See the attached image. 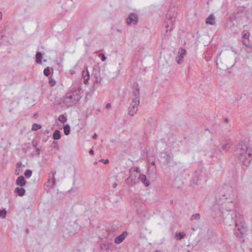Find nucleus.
I'll return each mask as SVG.
<instances>
[{"mask_svg": "<svg viewBox=\"0 0 252 252\" xmlns=\"http://www.w3.org/2000/svg\"><path fill=\"white\" fill-rule=\"evenodd\" d=\"M138 16L137 14L135 13H131L129 14L126 18V22L128 25L132 24L135 25L138 23Z\"/></svg>", "mask_w": 252, "mask_h": 252, "instance_id": "obj_9", "label": "nucleus"}, {"mask_svg": "<svg viewBox=\"0 0 252 252\" xmlns=\"http://www.w3.org/2000/svg\"><path fill=\"white\" fill-rule=\"evenodd\" d=\"M14 193L20 197L25 195L26 190L23 187H17L14 189Z\"/></svg>", "mask_w": 252, "mask_h": 252, "instance_id": "obj_16", "label": "nucleus"}, {"mask_svg": "<svg viewBox=\"0 0 252 252\" xmlns=\"http://www.w3.org/2000/svg\"><path fill=\"white\" fill-rule=\"evenodd\" d=\"M239 13H234L232 16L231 17V21H235L238 18H239L238 16Z\"/></svg>", "mask_w": 252, "mask_h": 252, "instance_id": "obj_35", "label": "nucleus"}, {"mask_svg": "<svg viewBox=\"0 0 252 252\" xmlns=\"http://www.w3.org/2000/svg\"><path fill=\"white\" fill-rule=\"evenodd\" d=\"M7 214V211L5 209L0 210V217L5 218Z\"/></svg>", "mask_w": 252, "mask_h": 252, "instance_id": "obj_28", "label": "nucleus"}, {"mask_svg": "<svg viewBox=\"0 0 252 252\" xmlns=\"http://www.w3.org/2000/svg\"><path fill=\"white\" fill-rule=\"evenodd\" d=\"M51 147L54 149L58 150L59 149V146L58 145V142L55 141H53Z\"/></svg>", "mask_w": 252, "mask_h": 252, "instance_id": "obj_31", "label": "nucleus"}, {"mask_svg": "<svg viewBox=\"0 0 252 252\" xmlns=\"http://www.w3.org/2000/svg\"><path fill=\"white\" fill-rule=\"evenodd\" d=\"M82 77L84 79V83L87 84L90 79V74L87 67L84 68L82 72Z\"/></svg>", "mask_w": 252, "mask_h": 252, "instance_id": "obj_15", "label": "nucleus"}, {"mask_svg": "<svg viewBox=\"0 0 252 252\" xmlns=\"http://www.w3.org/2000/svg\"><path fill=\"white\" fill-rule=\"evenodd\" d=\"M231 220L235 226L234 234L238 238H242L246 234L247 227L244 221L243 216L236 212H233L231 215Z\"/></svg>", "mask_w": 252, "mask_h": 252, "instance_id": "obj_3", "label": "nucleus"}, {"mask_svg": "<svg viewBox=\"0 0 252 252\" xmlns=\"http://www.w3.org/2000/svg\"><path fill=\"white\" fill-rule=\"evenodd\" d=\"M132 94L134 98L128 107V114L131 116H133L137 112L140 103V89L137 82L133 84Z\"/></svg>", "mask_w": 252, "mask_h": 252, "instance_id": "obj_4", "label": "nucleus"}, {"mask_svg": "<svg viewBox=\"0 0 252 252\" xmlns=\"http://www.w3.org/2000/svg\"><path fill=\"white\" fill-rule=\"evenodd\" d=\"M117 186V184L116 183L113 184V188H115Z\"/></svg>", "mask_w": 252, "mask_h": 252, "instance_id": "obj_48", "label": "nucleus"}, {"mask_svg": "<svg viewBox=\"0 0 252 252\" xmlns=\"http://www.w3.org/2000/svg\"><path fill=\"white\" fill-rule=\"evenodd\" d=\"M126 183L129 186L132 187L136 183V176L132 174L126 179Z\"/></svg>", "mask_w": 252, "mask_h": 252, "instance_id": "obj_12", "label": "nucleus"}, {"mask_svg": "<svg viewBox=\"0 0 252 252\" xmlns=\"http://www.w3.org/2000/svg\"><path fill=\"white\" fill-rule=\"evenodd\" d=\"M134 172H136V173H139L140 172V170L139 169V168H136L134 170Z\"/></svg>", "mask_w": 252, "mask_h": 252, "instance_id": "obj_45", "label": "nucleus"}, {"mask_svg": "<svg viewBox=\"0 0 252 252\" xmlns=\"http://www.w3.org/2000/svg\"><path fill=\"white\" fill-rule=\"evenodd\" d=\"M215 18L214 15L213 14H211L206 19V24L210 25H214L215 24Z\"/></svg>", "mask_w": 252, "mask_h": 252, "instance_id": "obj_17", "label": "nucleus"}, {"mask_svg": "<svg viewBox=\"0 0 252 252\" xmlns=\"http://www.w3.org/2000/svg\"><path fill=\"white\" fill-rule=\"evenodd\" d=\"M185 236V233L184 232H179L178 233H176L175 237L178 238L179 240H181L183 239Z\"/></svg>", "mask_w": 252, "mask_h": 252, "instance_id": "obj_27", "label": "nucleus"}, {"mask_svg": "<svg viewBox=\"0 0 252 252\" xmlns=\"http://www.w3.org/2000/svg\"><path fill=\"white\" fill-rule=\"evenodd\" d=\"M56 81L52 78H49V83L51 87H53L56 85Z\"/></svg>", "mask_w": 252, "mask_h": 252, "instance_id": "obj_32", "label": "nucleus"}, {"mask_svg": "<svg viewBox=\"0 0 252 252\" xmlns=\"http://www.w3.org/2000/svg\"><path fill=\"white\" fill-rule=\"evenodd\" d=\"M70 73L71 74H74L75 73V71L74 70H70Z\"/></svg>", "mask_w": 252, "mask_h": 252, "instance_id": "obj_49", "label": "nucleus"}, {"mask_svg": "<svg viewBox=\"0 0 252 252\" xmlns=\"http://www.w3.org/2000/svg\"><path fill=\"white\" fill-rule=\"evenodd\" d=\"M127 235V232L126 231L123 232L121 234L115 238L114 242L117 244L121 243L125 240Z\"/></svg>", "mask_w": 252, "mask_h": 252, "instance_id": "obj_13", "label": "nucleus"}, {"mask_svg": "<svg viewBox=\"0 0 252 252\" xmlns=\"http://www.w3.org/2000/svg\"><path fill=\"white\" fill-rule=\"evenodd\" d=\"M160 158L161 159H163V161L165 163L168 164L170 163V162L173 159V155L171 153H168L167 152H162L160 153Z\"/></svg>", "mask_w": 252, "mask_h": 252, "instance_id": "obj_10", "label": "nucleus"}, {"mask_svg": "<svg viewBox=\"0 0 252 252\" xmlns=\"http://www.w3.org/2000/svg\"><path fill=\"white\" fill-rule=\"evenodd\" d=\"M40 149L39 148H36V150H35V152L32 153V156H36V155L39 156L40 155Z\"/></svg>", "mask_w": 252, "mask_h": 252, "instance_id": "obj_36", "label": "nucleus"}, {"mask_svg": "<svg viewBox=\"0 0 252 252\" xmlns=\"http://www.w3.org/2000/svg\"><path fill=\"white\" fill-rule=\"evenodd\" d=\"M186 53V49L183 48H180V50L178 52V54L180 55H182L183 56H184Z\"/></svg>", "mask_w": 252, "mask_h": 252, "instance_id": "obj_34", "label": "nucleus"}, {"mask_svg": "<svg viewBox=\"0 0 252 252\" xmlns=\"http://www.w3.org/2000/svg\"><path fill=\"white\" fill-rule=\"evenodd\" d=\"M176 10V8L175 7H170L168 10L166 19L164 22L165 33L167 36L170 35L171 32L173 29V25L177 14Z\"/></svg>", "mask_w": 252, "mask_h": 252, "instance_id": "obj_6", "label": "nucleus"}, {"mask_svg": "<svg viewBox=\"0 0 252 252\" xmlns=\"http://www.w3.org/2000/svg\"><path fill=\"white\" fill-rule=\"evenodd\" d=\"M32 172L31 170L28 169L25 171L24 175L26 178L29 179L32 175Z\"/></svg>", "mask_w": 252, "mask_h": 252, "instance_id": "obj_24", "label": "nucleus"}, {"mask_svg": "<svg viewBox=\"0 0 252 252\" xmlns=\"http://www.w3.org/2000/svg\"><path fill=\"white\" fill-rule=\"evenodd\" d=\"M242 36L244 38L249 39V34L248 33H243Z\"/></svg>", "mask_w": 252, "mask_h": 252, "instance_id": "obj_38", "label": "nucleus"}, {"mask_svg": "<svg viewBox=\"0 0 252 252\" xmlns=\"http://www.w3.org/2000/svg\"><path fill=\"white\" fill-rule=\"evenodd\" d=\"M43 56L41 52L37 51L35 55V61L38 64H41Z\"/></svg>", "mask_w": 252, "mask_h": 252, "instance_id": "obj_19", "label": "nucleus"}, {"mask_svg": "<svg viewBox=\"0 0 252 252\" xmlns=\"http://www.w3.org/2000/svg\"><path fill=\"white\" fill-rule=\"evenodd\" d=\"M97 112H99L100 111V110L99 109H98L97 110Z\"/></svg>", "mask_w": 252, "mask_h": 252, "instance_id": "obj_55", "label": "nucleus"}, {"mask_svg": "<svg viewBox=\"0 0 252 252\" xmlns=\"http://www.w3.org/2000/svg\"><path fill=\"white\" fill-rule=\"evenodd\" d=\"M111 104L108 103L106 105L105 108H106V109H109L111 107Z\"/></svg>", "mask_w": 252, "mask_h": 252, "instance_id": "obj_43", "label": "nucleus"}, {"mask_svg": "<svg viewBox=\"0 0 252 252\" xmlns=\"http://www.w3.org/2000/svg\"><path fill=\"white\" fill-rule=\"evenodd\" d=\"M205 131H208L210 133H211V132H210V131L209 129V128H206V129H205Z\"/></svg>", "mask_w": 252, "mask_h": 252, "instance_id": "obj_53", "label": "nucleus"}, {"mask_svg": "<svg viewBox=\"0 0 252 252\" xmlns=\"http://www.w3.org/2000/svg\"><path fill=\"white\" fill-rule=\"evenodd\" d=\"M26 232L27 234H28L30 232V230L28 228H27L26 230Z\"/></svg>", "mask_w": 252, "mask_h": 252, "instance_id": "obj_50", "label": "nucleus"}, {"mask_svg": "<svg viewBox=\"0 0 252 252\" xmlns=\"http://www.w3.org/2000/svg\"><path fill=\"white\" fill-rule=\"evenodd\" d=\"M89 153L91 154V155H94V151L93 149H91L89 151Z\"/></svg>", "mask_w": 252, "mask_h": 252, "instance_id": "obj_46", "label": "nucleus"}, {"mask_svg": "<svg viewBox=\"0 0 252 252\" xmlns=\"http://www.w3.org/2000/svg\"><path fill=\"white\" fill-rule=\"evenodd\" d=\"M232 196V189L231 187L224 185L221 189L218 190L216 195V202L220 206L219 209L221 212L222 216L226 212L232 211L234 208L233 202L231 200Z\"/></svg>", "mask_w": 252, "mask_h": 252, "instance_id": "obj_1", "label": "nucleus"}, {"mask_svg": "<svg viewBox=\"0 0 252 252\" xmlns=\"http://www.w3.org/2000/svg\"><path fill=\"white\" fill-rule=\"evenodd\" d=\"M41 128V125H40L37 123H34L32 126V129L33 131H36V130H37L38 129H40Z\"/></svg>", "mask_w": 252, "mask_h": 252, "instance_id": "obj_26", "label": "nucleus"}, {"mask_svg": "<svg viewBox=\"0 0 252 252\" xmlns=\"http://www.w3.org/2000/svg\"><path fill=\"white\" fill-rule=\"evenodd\" d=\"M100 248L101 250L103 251H107L108 250V247H107L106 245L104 243H102L100 245Z\"/></svg>", "mask_w": 252, "mask_h": 252, "instance_id": "obj_33", "label": "nucleus"}, {"mask_svg": "<svg viewBox=\"0 0 252 252\" xmlns=\"http://www.w3.org/2000/svg\"><path fill=\"white\" fill-rule=\"evenodd\" d=\"M61 138V132L59 130H55L53 134V138L55 140H59Z\"/></svg>", "mask_w": 252, "mask_h": 252, "instance_id": "obj_20", "label": "nucleus"}, {"mask_svg": "<svg viewBox=\"0 0 252 252\" xmlns=\"http://www.w3.org/2000/svg\"><path fill=\"white\" fill-rule=\"evenodd\" d=\"M56 174V170L52 169L49 174L50 178L52 177V182H53V185L55 184V176Z\"/></svg>", "mask_w": 252, "mask_h": 252, "instance_id": "obj_22", "label": "nucleus"}, {"mask_svg": "<svg viewBox=\"0 0 252 252\" xmlns=\"http://www.w3.org/2000/svg\"><path fill=\"white\" fill-rule=\"evenodd\" d=\"M225 121L226 122H228V119L226 118V119H225Z\"/></svg>", "mask_w": 252, "mask_h": 252, "instance_id": "obj_54", "label": "nucleus"}, {"mask_svg": "<svg viewBox=\"0 0 252 252\" xmlns=\"http://www.w3.org/2000/svg\"><path fill=\"white\" fill-rule=\"evenodd\" d=\"M96 163H97L96 161L94 162V164H96Z\"/></svg>", "mask_w": 252, "mask_h": 252, "instance_id": "obj_57", "label": "nucleus"}, {"mask_svg": "<svg viewBox=\"0 0 252 252\" xmlns=\"http://www.w3.org/2000/svg\"><path fill=\"white\" fill-rule=\"evenodd\" d=\"M234 155L244 165L249 166L252 160V148L249 142L240 141L235 147Z\"/></svg>", "mask_w": 252, "mask_h": 252, "instance_id": "obj_2", "label": "nucleus"}, {"mask_svg": "<svg viewBox=\"0 0 252 252\" xmlns=\"http://www.w3.org/2000/svg\"><path fill=\"white\" fill-rule=\"evenodd\" d=\"M93 78V86L91 90V91L94 92L98 88L102 81V78L100 76L99 72L95 71L92 74Z\"/></svg>", "mask_w": 252, "mask_h": 252, "instance_id": "obj_8", "label": "nucleus"}, {"mask_svg": "<svg viewBox=\"0 0 252 252\" xmlns=\"http://www.w3.org/2000/svg\"><path fill=\"white\" fill-rule=\"evenodd\" d=\"M100 56L101 57V61L102 62L105 61L106 60V57L103 54H100Z\"/></svg>", "mask_w": 252, "mask_h": 252, "instance_id": "obj_39", "label": "nucleus"}, {"mask_svg": "<svg viewBox=\"0 0 252 252\" xmlns=\"http://www.w3.org/2000/svg\"><path fill=\"white\" fill-rule=\"evenodd\" d=\"M243 44L245 45L246 47H249L250 45L249 43H247L246 41H243ZM249 42V41H248Z\"/></svg>", "mask_w": 252, "mask_h": 252, "instance_id": "obj_42", "label": "nucleus"}, {"mask_svg": "<svg viewBox=\"0 0 252 252\" xmlns=\"http://www.w3.org/2000/svg\"><path fill=\"white\" fill-rule=\"evenodd\" d=\"M58 120L59 121H60L62 123L64 124V123H65L67 121V119L66 117L63 114V115H60L58 117Z\"/></svg>", "mask_w": 252, "mask_h": 252, "instance_id": "obj_23", "label": "nucleus"}, {"mask_svg": "<svg viewBox=\"0 0 252 252\" xmlns=\"http://www.w3.org/2000/svg\"><path fill=\"white\" fill-rule=\"evenodd\" d=\"M43 74L46 77H48V76H49V75L50 74V67H49L48 66V67H46L44 69V70H43Z\"/></svg>", "mask_w": 252, "mask_h": 252, "instance_id": "obj_29", "label": "nucleus"}, {"mask_svg": "<svg viewBox=\"0 0 252 252\" xmlns=\"http://www.w3.org/2000/svg\"><path fill=\"white\" fill-rule=\"evenodd\" d=\"M15 184L17 186L20 187H23L26 186L27 181H26L24 177L21 175L17 178L15 181Z\"/></svg>", "mask_w": 252, "mask_h": 252, "instance_id": "obj_14", "label": "nucleus"}, {"mask_svg": "<svg viewBox=\"0 0 252 252\" xmlns=\"http://www.w3.org/2000/svg\"><path fill=\"white\" fill-rule=\"evenodd\" d=\"M22 166V163L21 161H19L16 164V167L20 168L21 166Z\"/></svg>", "mask_w": 252, "mask_h": 252, "instance_id": "obj_41", "label": "nucleus"}, {"mask_svg": "<svg viewBox=\"0 0 252 252\" xmlns=\"http://www.w3.org/2000/svg\"><path fill=\"white\" fill-rule=\"evenodd\" d=\"M64 133L65 135H68L70 132V126L69 124H66L63 126Z\"/></svg>", "mask_w": 252, "mask_h": 252, "instance_id": "obj_21", "label": "nucleus"}, {"mask_svg": "<svg viewBox=\"0 0 252 252\" xmlns=\"http://www.w3.org/2000/svg\"><path fill=\"white\" fill-rule=\"evenodd\" d=\"M203 181L205 183L207 182V179L205 177V174L201 169L196 170L193 173L192 177V182L194 184L197 185L198 182Z\"/></svg>", "mask_w": 252, "mask_h": 252, "instance_id": "obj_7", "label": "nucleus"}, {"mask_svg": "<svg viewBox=\"0 0 252 252\" xmlns=\"http://www.w3.org/2000/svg\"><path fill=\"white\" fill-rule=\"evenodd\" d=\"M230 140H225L222 141L220 144V148L221 150L227 152L230 148Z\"/></svg>", "mask_w": 252, "mask_h": 252, "instance_id": "obj_11", "label": "nucleus"}, {"mask_svg": "<svg viewBox=\"0 0 252 252\" xmlns=\"http://www.w3.org/2000/svg\"><path fill=\"white\" fill-rule=\"evenodd\" d=\"M32 145L34 146V147H35V148H37V144L36 143H34L33 142H32Z\"/></svg>", "mask_w": 252, "mask_h": 252, "instance_id": "obj_47", "label": "nucleus"}, {"mask_svg": "<svg viewBox=\"0 0 252 252\" xmlns=\"http://www.w3.org/2000/svg\"><path fill=\"white\" fill-rule=\"evenodd\" d=\"M50 179L49 178V179H48V182H50Z\"/></svg>", "mask_w": 252, "mask_h": 252, "instance_id": "obj_56", "label": "nucleus"}, {"mask_svg": "<svg viewBox=\"0 0 252 252\" xmlns=\"http://www.w3.org/2000/svg\"><path fill=\"white\" fill-rule=\"evenodd\" d=\"M2 13L0 12V20H1L2 19Z\"/></svg>", "mask_w": 252, "mask_h": 252, "instance_id": "obj_51", "label": "nucleus"}, {"mask_svg": "<svg viewBox=\"0 0 252 252\" xmlns=\"http://www.w3.org/2000/svg\"><path fill=\"white\" fill-rule=\"evenodd\" d=\"M138 179L143 183V184L146 186L148 187L150 185V182L148 180H147V178L145 175L141 174L140 175Z\"/></svg>", "mask_w": 252, "mask_h": 252, "instance_id": "obj_18", "label": "nucleus"}, {"mask_svg": "<svg viewBox=\"0 0 252 252\" xmlns=\"http://www.w3.org/2000/svg\"><path fill=\"white\" fill-rule=\"evenodd\" d=\"M99 161L103 162L105 164H107L109 162V160L108 159H101L99 160Z\"/></svg>", "mask_w": 252, "mask_h": 252, "instance_id": "obj_37", "label": "nucleus"}, {"mask_svg": "<svg viewBox=\"0 0 252 252\" xmlns=\"http://www.w3.org/2000/svg\"><path fill=\"white\" fill-rule=\"evenodd\" d=\"M82 93V90L80 88L69 91L65 96L61 98V101L67 107H69L79 101L82 97L81 95Z\"/></svg>", "mask_w": 252, "mask_h": 252, "instance_id": "obj_5", "label": "nucleus"}, {"mask_svg": "<svg viewBox=\"0 0 252 252\" xmlns=\"http://www.w3.org/2000/svg\"><path fill=\"white\" fill-rule=\"evenodd\" d=\"M97 134H96V133H94V134L93 135V137H92V138H93V139H96L97 138Z\"/></svg>", "mask_w": 252, "mask_h": 252, "instance_id": "obj_44", "label": "nucleus"}, {"mask_svg": "<svg viewBox=\"0 0 252 252\" xmlns=\"http://www.w3.org/2000/svg\"><path fill=\"white\" fill-rule=\"evenodd\" d=\"M184 56L180 55L178 54V56L176 57V61L178 64H180L183 62Z\"/></svg>", "mask_w": 252, "mask_h": 252, "instance_id": "obj_25", "label": "nucleus"}, {"mask_svg": "<svg viewBox=\"0 0 252 252\" xmlns=\"http://www.w3.org/2000/svg\"><path fill=\"white\" fill-rule=\"evenodd\" d=\"M110 142L112 143H114L115 142V140L114 139H111Z\"/></svg>", "mask_w": 252, "mask_h": 252, "instance_id": "obj_52", "label": "nucleus"}, {"mask_svg": "<svg viewBox=\"0 0 252 252\" xmlns=\"http://www.w3.org/2000/svg\"><path fill=\"white\" fill-rule=\"evenodd\" d=\"M200 214L198 213H196L195 214H193V215H192V216L191 217L190 220H198L200 219Z\"/></svg>", "mask_w": 252, "mask_h": 252, "instance_id": "obj_30", "label": "nucleus"}, {"mask_svg": "<svg viewBox=\"0 0 252 252\" xmlns=\"http://www.w3.org/2000/svg\"><path fill=\"white\" fill-rule=\"evenodd\" d=\"M15 174L17 176L20 174V169L19 168L16 167L15 171Z\"/></svg>", "mask_w": 252, "mask_h": 252, "instance_id": "obj_40", "label": "nucleus"}]
</instances>
